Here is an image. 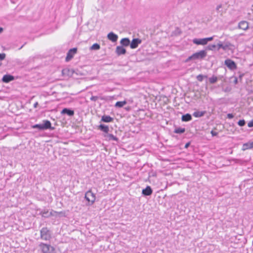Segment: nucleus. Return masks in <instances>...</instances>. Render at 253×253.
Returning a JSON list of instances; mask_svg holds the SVG:
<instances>
[{
    "label": "nucleus",
    "instance_id": "1",
    "mask_svg": "<svg viewBox=\"0 0 253 253\" xmlns=\"http://www.w3.org/2000/svg\"><path fill=\"white\" fill-rule=\"evenodd\" d=\"M33 128H38L39 130H45L47 129H53L49 121L43 120L42 124H36L32 126Z\"/></svg>",
    "mask_w": 253,
    "mask_h": 253
},
{
    "label": "nucleus",
    "instance_id": "2",
    "mask_svg": "<svg viewBox=\"0 0 253 253\" xmlns=\"http://www.w3.org/2000/svg\"><path fill=\"white\" fill-rule=\"evenodd\" d=\"M39 246L42 253H54V248L50 245L41 243Z\"/></svg>",
    "mask_w": 253,
    "mask_h": 253
},
{
    "label": "nucleus",
    "instance_id": "3",
    "mask_svg": "<svg viewBox=\"0 0 253 253\" xmlns=\"http://www.w3.org/2000/svg\"><path fill=\"white\" fill-rule=\"evenodd\" d=\"M40 234L41 238L45 241L49 240L51 238L50 231L46 227L42 228Z\"/></svg>",
    "mask_w": 253,
    "mask_h": 253
},
{
    "label": "nucleus",
    "instance_id": "4",
    "mask_svg": "<svg viewBox=\"0 0 253 253\" xmlns=\"http://www.w3.org/2000/svg\"><path fill=\"white\" fill-rule=\"evenodd\" d=\"M85 198L88 202L89 205H92L95 201L96 197L95 195L91 191L89 190L86 192Z\"/></svg>",
    "mask_w": 253,
    "mask_h": 253
},
{
    "label": "nucleus",
    "instance_id": "5",
    "mask_svg": "<svg viewBox=\"0 0 253 253\" xmlns=\"http://www.w3.org/2000/svg\"><path fill=\"white\" fill-rule=\"evenodd\" d=\"M207 56V52L202 50L193 54L194 60L202 59Z\"/></svg>",
    "mask_w": 253,
    "mask_h": 253
},
{
    "label": "nucleus",
    "instance_id": "6",
    "mask_svg": "<svg viewBox=\"0 0 253 253\" xmlns=\"http://www.w3.org/2000/svg\"><path fill=\"white\" fill-rule=\"evenodd\" d=\"M224 64L231 70H236L237 68L235 62L230 59H226Z\"/></svg>",
    "mask_w": 253,
    "mask_h": 253
},
{
    "label": "nucleus",
    "instance_id": "7",
    "mask_svg": "<svg viewBox=\"0 0 253 253\" xmlns=\"http://www.w3.org/2000/svg\"><path fill=\"white\" fill-rule=\"evenodd\" d=\"M235 48V46L229 42L223 43V50L224 51H229L233 53Z\"/></svg>",
    "mask_w": 253,
    "mask_h": 253
},
{
    "label": "nucleus",
    "instance_id": "8",
    "mask_svg": "<svg viewBox=\"0 0 253 253\" xmlns=\"http://www.w3.org/2000/svg\"><path fill=\"white\" fill-rule=\"evenodd\" d=\"M77 49L76 48H73L70 49L67 53V56L66 57V61H70L74 56V54L76 53Z\"/></svg>",
    "mask_w": 253,
    "mask_h": 253
},
{
    "label": "nucleus",
    "instance_id": "9",
    "mask_svg": "<svg viewBox=\"0 0 253 253\" xmlns=\"http://www.w3.org/2000/svg\"><path fill=\"white\" fill-rule=\"evenodd\" d=\"M141 40L139 39H133L130 43V47L132 49L136 48L139 44L141 43Z\"/></svg>",
    "mask_w": 253,
    "mask_h": 253
},
{
    "label": "nucleus",
    "instance_id": "10",
    "mask_svg": "<svg viewBox=\"0 0 253 253\" xmlns=\"http://www.w3.org/2000/svg\"><path fill=\"white\" fill-rule=\"evenodd\" d=\"M194 43L197 45H206L207 44L205 38L203 39H194L193 40Z\"/></svg>",
    "mask_w": 253,
    "mask_h": 253
},
{
    "label": "nucleus",
    "instance_id": "11",
    "mask_svg": "<svg viewBox=\"0 0 253 253\" xmlns=\"http://www.w3.org/2000/svg\"><path fill=\"white\" fill-rule=\"evenodd\" d=\"M14 78L13 76L10 75H5L3 76L2 81L3 83H8L13 80H14Z\"/></svg>",
    "mask_w": 253,
    "mask_h": 253
},
{
    "label": "nucleus",
    "instance_id": "12",
    "mask_svg": "<svg viewBox=\"0 0 253 253\" xmlns=\"http://www.w3.org/2000/svg\"><path fill=\"white\" fill-rule=\"evenodd\" d=\"M61 114H67L69 116H73L74 115V111L68 108H64L61 112Z\"/></svg>",
    "mask_w": 253,
    "mask_h": 253
},
{
    "label": "nucleus",
    "instance_id": "13",
    "mask_svg": "<svg viewBox=\"0 0 253 253\" xmlns=\"http://www.w3.org/2000/svg\"><path fill=\"white\" fill-rule=\"evenodd\" d=\"M108 39L113 42H115L117 41L118 37V36L113 32H110L107 35Z\"/></svg>",
    "mask_w": 253,
    "mask_h": 253
},
{
    "label": "nucleus",
    "instance_id": "14",
    "mask_svg": "<svg viewBox=\"0 0 253 253\" xmlns=\"http://www.w3.org/2000/svg\"><path fill=\"white\" fill-rule=\"evenodd\" d=\"M252 148H253V141H249L243 145L242 150L245 151Z\"/></svg>",
    "mask_w": 253,
    "mask_h": 253
},
{
    "label": "nucleus",
    "instance_id": "15",
    "mask_svg": "<svg viewBox=\"0 0 253 253\" xmlns=\"http://www.w3.org/2000/svg\"><path fill=\"white\" fill-rule=\"evenodd\" d=\"M249 24L247 21H242L239 23L238 27L242 30H246L248 28Z\"/></svg>",
    "mask_w": 253,
    "mask_h": 253
},
{
    "label": "nucleus",
    "instance_id": "16",
    "mask_svg": "<svg viewBox=\"0 0 253 253\" xmlns=\"http://www.w3.org/2000/svg\"><path fill=\"white\" fill-rule=\"evenodd\" d=\"M142 193L145 196H150L152 193V190L150 186H148L145 189H143Z\"/></svg>",
    "mask_w": 253,
    "mask_h": 253
},
{
    "label": "nucleus",
    "instance_id": "17",
    "mask_svg": "<svg viewBox=\"0 0 253 253\" xmlns=\"http://www.w3.org/2000/svg\"><path fill=\"white\" fill-rule=\"evenodd\" d=\"M116 52L118 55L124 54L126 52V50L122 46H118L116 48Z\"/></svg>",
    "mask_w": 253,
    "mask_h": 253
},
{
    "label": "nucleus",
    "instance_id": "18",
    "mask_svg": "<svg viewBox=\"0 0 253 253\" xmlns=\"http://www.w3.org/2000/svg\"><path fill=\"white\" fill-rule=\"evenodd\" d=\"M104 136L109 141H110V140H114V141H118V138L112 134H107L106 135H105Z\"/></svg>",
    "mask_w": 253,
    "mask_h": 253
},
{
    "label": "nucleus",
    "instance_id": "19",
    "mask_svg": "<svg viewBox=\"0 0 253 253\" xmlns=\"http://www.w3.org/2000/svg\"><path fill=\"white\" fill-rule=\"evenodd\" d=\"M206 112V111H196L194 112L193 114V116H194L196 118H199L203 116L205 114Z\"/></svg>",
    "mask_w": 253,
    "mask_h": 253
},
{
    "label": "nucleus",
    "instance_id": "20",
    "mask_svg": "<svg viewBox=\"0 0 253 253\" xmlns=\"http://www.w3.org/2000/svg\"><path fill=\"white\" fill-rule=\"evenodd\" d=\"M113 119L109 116L104 115L102 117L101 121L105 123H109L113 121Z\"/></svg>",
    "mask_w": 253,
    "mask_h": 253
},
{
    "label": "nucleus",
    "instance_id": "21",
    "mask_svg": "<svg viewBox=\"0 0 253 253\" xmlns=\"http://www.w3.org/2000/svg\"><path fill=\"white\" fill-rule=\"evenodd\" d=\"M181 120L183 122H188L192 120V117L190 114H186L182 116Z\"/></svg>",
    "mask_w": 253,
    "mask_h": 253
},
{
    "label": "nucleus",
    "instance_id": "22",
    "mask_svg": "<svg viewBox=\"0 0 253 253\" xmlns=\"http://www.w3.org/2000/svg\"><path fill=\"white\" fill-rule=\"evenodd\" d=\"M121 43L123 46H127L130 44V41L128 38H123L120 42Z\"/></svg>",
    "mask_w": 253,
    "mask_h": 253
},
{
    "label": "nucleus",
    "instance_id": "23",
    "mask_svg": "<svg viewBox=\"0 0 253 253\" xmlns=\"http://www.w3.org/2000/svg\"><path fill=\"white\" fill-rule=\"evenodd\" d=\"M99 128L102 131L108 133L109 131V127L107 126L101 124L99 126Z\"/></svg>",
    "mask_w": 253,
    "mask_h": 253
},
{
    "label": "nucleus",
    "instance_id": "24",
    "mask_svg": "<svg viewBox=\"0 0 253 253\" xmlns=\"http://www.w3.org/2000/svg\"><path fill=\"white\" fill-rule=\"evenodd\" d=\"M126 104V101H118L116 103L115 106L116 107L121 108Z\"/></svg>",
    "mask_w": 253,
    "mask_h": 253
},
{
    "label": "nucleus",
    "instance_id": "25",
    "mask_svg": "<svg viewBox=\"0 0 253 253\" xmlns=\"http://www.w3.org/2000/svg\"><path fill=\"white\" fill-rule=\"evenodd\" d=\"M185 129L184 128L178 127V128L175 129L174 132L176 133L180 134V133H184L185 132Z\"/></svg>",
    "mask_w": 253,
    "mask_h": 253
},
{
    "label": "nucleus",
    "instance_id": "26",
    "mask_svg": "<svg viewBox=\"0 0 253 253\" xmlns=\"http://www.w3.org/2000/svg\"><path fill=\"white\" fill-rule=\"evenodd\" d=\"M209 80L211 84H214L217 81V78L214 76H213L210 78Z\"/></svg>",
    "mask_w": 253,
    "mask_h": 253
},
{
    "label": "nucleus",
    "instance_id": "27",
    "mask_svg": "<svg viewBox=\"0 0 253 253\" xmlns=\"http://www.w3.org/2000/svg\"><path fill=\"white\" fill-rule=\"evenodd\" d=\"M100 48V45L98 43H94L90 48L91 50H98Z\"/></svg>",
    "mask_w": 253,
    "mask_h": 253
},
{
    "label": "nucleus",
    "instance_id": "28",
    "mask_svg": "<svg viewBox=\"0 0 253 253\" xmlns=\"http://www.w3.org/2000/svg\"><path fill=\"white\" fill-rule=\"evenodd\" d=\"M217 49L219 50L220 49H222L223 50V43L219 41L216 45Z\"/></svg>",
    "mask_w": 253,
    "mask_h": 253
},
{
    "label": "nucleus",
    "instance_id": "29",
    "mask_svg": "<svg viewBox=\"0 0 253 253\" xmlns=\"http://www.w3.org/2000/svg\"><path fill=\"white\" fill-rule=\"evenodd\" d=\"M216 47V45L210 44L207 46V49L210 50H213Z\"/></svg>",
    "mask_w": 253,
    "mask_h": 253
},
{
    "label": "nucleus",
    "instance_id": "30",
    "mask_svg": "<svg viewBox=\"0 0 253 253\" xmlns=\"http://www.w3.org/2000/svg\"><path fill=\"white\" fill-rule=\"evenodd\" d=\"M204 77H207V76H204L202 75H199L197 76V79L200 81L202 82L203 80Z\"/></svg>",
    "mask_w": 253,
    "mask_h": 253
},
{
    "label": "nucleus",
    "instance_id": "31",
    "mask_svg": "<svg viewBox=\"0 0 253 253\" xmlns=\"http://www.w3.org/2000/svg\"><path fill=\"white\" fill-rule=\"evenodd\" d=\"M246 124L245 121L244 120H241L238 122V124L239 126H244Z\"/></svg>",
    "mask_w": 253,
    "mask_h": 253
},
{
    "label": "nucleus",
    "instance_id": "32",
    "mask_svg": "<svg viewBox=\"0 0 253 253\" xmlns=\"http://www.w3.org/2000/svg\"><path fill=\"white\" fill-rule=\"evenodd\" d=\"M213 37H214V36H213V37H209V38H205V40H206V42H207V43L209 42L212 41V40H213Z\"/></svg>",
    "mask_w": 253,
    "mask_h": 253
},
{
    "label": "nucleus",
    "instance_id": "33",
    "mask_svg": "<svg viewBox=\"0 0 253 253\" xmlns=\"http://www.w3.org/2000/svg\"><path fill=\"white\" fill-rule=\"evenodd\" d=\"M213 37H214V36H213V37H209V38H205V40H206V42H207V43L209 42L212 41V40H213Z\"/></svg>",
    "mask_w": 253,
    "mask_h": 253
},
{
    "label": "nucleus",
    "instance_id": "34",
    "mask_svg": "<svg viewBox=\"0 0 253 253\" xmlns=\"http://www.w3.org/2000/svg\"><path fill=\"white\" fill-rule=\"evenodd\" d=\"M5 57V53H0V60H3Z\"/></svg>",
    "mask_w": 253,
    "mask_h": 253
},
{
    "label": "nucleus",
    "instance_id": "35",
    "mask_svg": "<svg viewBox=\"0 0 253 253\" xmlns=\"http://www.w3.org/2000/svg\"><path fill=\"white\" fill-rule=\"evenodd\" d=\"M191 60H194V58L193 57V54L189 56L188 58H187L185 60V62H189V61Z\"/></svg>",
    "mask_w": 253,
    "mask_h": 253
},
{
    "label": "nucleus",
    "instance_id": "36",
    "mask_svg": "<svg viewBox=\"0 0 253 253\" xmlns=\"http://www.w3.org/2000/svg\"><path fill=\"white\" fill-rule=\"evenodd\" d=\"M248 126L249 127H253V119L252 121H251L250 122L248 123Z\"/></svg>",
    "mask_w": 253,
    "mask_h": 253
},
{
    "label": "nucleus",
    "instance_id": "37",
    "mask_svg": "<svg viewBox=\"0 0 253 253\" xmlns=\"http://www.w3.org/2000/svg\"><path fill=\"white\" fill-rule=\"evenodd\" d=\"M97 99H98V97L96 96H92L90 98V100L92 101H96L97 100Z\"/></svg>",
    "mask_w": 253,
    "mask_h": 253
},
{
    "label": "nucleus",
    "instance_id": "38",
    "mask_svg": "<svg viewBox=\"0 0 253 253\" xmlns=\"http://www.w3.org/2000/svg\"><path fill=\"white\" fill-rule=\"evenodd\" d=\"M222 6L221 4L218 5L216 7V10L218 12H220V9L221 8Z\"/></svg>",
    "mask_w": 253,
    "mask_h": 253
},
{
    "label": "nucleus",
    "instance_id": "39",
    "mask_svg": "<svg viewBox=\"0 0 253 253\" xmlns=\"http://www.w3.org/2000/svg\"><path fill=\"white\" fill-rule=\"evenodd\" d=\"M234 117V115L232 114H227V118L228 119H232Z\"/></svg>",
    "mask_w": 253,
    "mask_h": 253
},
{
    "label": "nucleus",
    "instance_id": "40",
    "mask_svg": "<svg viewBox=\"0 0 253 253\" xmlns=\"http://www.w3.org/2000/svg\"><path fill=\"white\" fill-rule=\"evenodd\" d=\"M190 145V143L188 142V143H187L185 145V148H187Z\"/></svg>",
    "mask_w": 253,
    "mask_h": 253
},
{
    "label": "nucleus",
    "instance_id": "41",
    "mask_svg": "<svg viewBox=\"0 0 253 253\" xmlns=\"http://www.w3.org/2000/svg\"><path fill=\"white\" fill-rule=\"evenodd\" d=\"M38 105V103L37 102L35 103L34 104V108H36Z\"/></svg>",
    "mask_w": 253,
    "mask_h": 253
},
{
    "label": "nucleus",
    "instance_id": "42",
    "mask_svg": "<svg viewBox=\"0 0 253 253\" xmlns=\"http://www.w3.org/2000/svg\"><path fill=\"white\" fill-rule=\"evenodd\" d=\"M47 213V212H42V215L43 216H45V214H46Z\"/></svg>",
    "mask_w": 253,
    "mask_h": 253
},
{
    "label": "nucleus",
    "instance_id": "43",
    "mask_svg": "<svg viewBox=\"0 0 253 253\" xmlns=\"http://www.w3.org/2000/svg\"><path fill=\"white\" fill-rule=\"evenodd\" d=\"M211 133L212 135H215L216 134L215 132H214L213 131H211Z\"/></svg>",
    "mask_w": 253,
    "mask_h": 253
},
{
    "label": "nucleus",
    "instance_id": "44",
    "mask_svg": "<svg viewBox=\"0 0 253 253\" xmlns=\"http://www.w3.org/2000/svg\"><path fill=\"white\" fill-rule=\"evenodd\" d=\"M3 31V28L0 27V33H1Z\"/></svg>",
    "mask_w": 253,
    "mask_h": 253
},
{
    "label": "nucleus",
    "instance_id": "45",
    "mask_svg": "<svg viewBox=\"0 0 253 253\" xmlns=\"http://www.w3.org/2000/svg\"><path fill=\"white\" fill-rule=\"evenodd\" d=\"M237 82H238V81H237V79H236H236H235V81H234V83H235V84H237Z\"/></svg>",
    "mask_w": 253,
    "mask_h": 253
},
{
    "label": "nucleus",
    "instance_id": "46",
    "mask_svg": "<svg viewBox=\"0 0 253 253\" xmlns=\"http://www.w3.org/2000/svg\"><path fill=\"white\" fill-rule=\"evenodd\" d=\"M23 45H22V46H21L20 48H19V49H21L22 47H23Z\"/></svg>",
    "mask_w": 253,
    "mask_h": 253
},
{
    "label": "nucleus",
    "instance_id": "47",
    "mask_svg": "<svg viewBox=\"0 0 253 253\" xmlns=\"http://www.w3.org/2000/svg\"><path fill=\"white\" fill-rule=\"evenodd\" d=\"M1 64L0 63V66L1 65Z\"/></svg>",
    "mask_w": 253,
    "mask_h": 253
}]
</instances>
